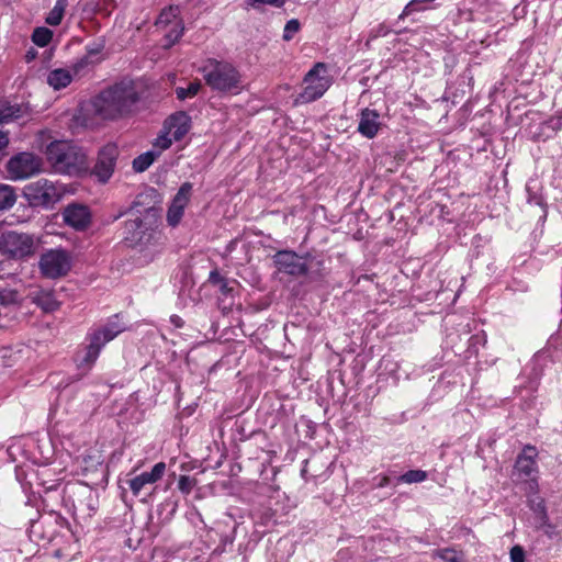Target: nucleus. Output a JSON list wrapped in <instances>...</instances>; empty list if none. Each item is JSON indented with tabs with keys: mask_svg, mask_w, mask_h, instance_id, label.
<instances>
[{
	"mask_svg": "<svg viewBox=\"0 0 562 562\" xmlns=\"http://www.w3.org/2000/svg\"><path fill=\"white\" fill-rule=\"evenodd\" d=\"M139 97L131 82L121 81L95 95L92 101L94 114L102 120H119L134 111Z\"/></svg>",
	"mask_w": 562,
	"mask_h": 562,
	"instance_id": "obj_1",
	"label": "nucleus"
},
{
	"mask_svg": "<svg viewBox=\"0 0 562 562\" xmlns=\"http://www.w3.org/2000/svg\"><path fill=\"white\" fill-rule=\"evenodd\" d=\"M45 155L55 171L59 173L79 175L88 170L86 154L69 142H52L47 145Z\"/></svg>",
	"mask_w": 562,
	"mask_h": 562,
	"instance_id": "obj_2",
	"label": "nucleus"
},
{
	"mask_svg": "<svg viewBox=\"0 0 562 562\" xmlns=\"http://www.w3.org/2000/svg\"><path fill=\"white\" fill-rule=\"evenodd\" d=\"M201 72L205 83L214 91L238 94L243 89L240 72L228 61L209 59Z\"/></svg>",
	"mask_w": 562,
	"mask_h": 562,
	"instance_id": "obj_3",
	"label": "nucleus"
},
{
	"mask_svg": "<svg viewBox=\"0 0 562 562\" xmlns=\"http://www.w3.org/2000/svg\"><path fill=\"white\" fill-rule=\"evenodd\" d=\"M158 237L155 209L148 207L142 215L131 213V218L125 223V241L127 246L143 250L153 245Z\"/></svg>",
	"mask_w": 562,
	"mask_h": 562,
	"instance_id": "obj_4",
	"label": "nucleus"
},
{
	"mask_svg": "<svg viewBox=\"0 0 562 562\" xmlns=\"http://www.w3.org/2000/svg\"><path fill=\"white\" fill-rule=\"evenodd\" d=\"M124 326L119 324L117 316L110 319L106 324L91 328L86 336L85 355L80 360V366L91 367L98 359L102 348L113 340Z\"/></svg>",
	"mask_w": 562,
	"mask_h": 562,
	"instance_id": "obj_5",
	"label": "nucleus"
},
{
	"mask_svg": "<svg viewBox=\"0 0 562 562\" xmlns=\"http://www.w3.org/2000/svg\"><path fill=\"white\" fill-rule=\"evenodd\" d=\"M124 326L119 324L117 316L110 319L106 324L91 328L86 336L85 355L80 360V366L91 367L98 359L102 348L113 340Z\"/></svg>",
	"mask_w": 562,
	"mask_h": 562,
	"instance_id": "obj_6",
	"label": "nucleus"
},
{
	"mask_svg": "<svg viewBox=\"0 0 562 562\" xmlns=\"http://www.w3.org/2000/svg\"><path fill=\"white\" fill-rule=\"evenodd\" d=\"M66 193L63 183L41 178L24 187L23 194L32 206L52 209Z\"/></svg>",
	"mask_w": 562,
	"mask_h": 562,
	"instance_id": "obj_7",
	"label": "nucleus"
},
{
	"mask_svg": "<svg viewBox=\"0 0 562 562\" xmlns=\"http://www.w3.org/2000/svg\"><path fill=\"white\" fill-rule=\"evenodd\" d=\"M72 267V256L64 248H52L45 250L38 260L41 274L47 279H59L65 277Z\"/></svg>",
	"mask_w": 562,
	"mask_h": 562,
	"instance_id": "obj_8",
	"label": "nucleus"
},
{
	"mask_svg": "<svg viewBox=\"0 0 562 562\" xmlns=\"http://www.w3.org/2000/svg\"><path fill=\"white\" fill-rule=\"evenodd\" d=\"M304 83L305 87L299 94L296 102L310 103L323 97L331 86V79L328 76L326 64L316 63L305 75Z\"/></svg>",
	"mask_w": 562,
	"mask_h": 562,
	"instance_id": "obj_9",
	"label": "nucleus"
},
{
	"mask_svg": "<svg viewBox=\"0 0 562 562\" xmlns=\"http://www.w3.org/2000/svg\"><path fill=\"white\" fill-rule=\"evenodd\" d=\"M35 239L33 235L5 232L0 236V252L10 259H26L35 252Z\"/></svg>",
	"mask_w": 562,
	"mask_h": 562,
	"instance_id": "obj_10",
	"label": "nucleus"
},
{
	"mask_svg": "<svg viewBox=\"0 0 562 562\" xmlns=\"http://www.w3.org/2000/svg\"><path fill=\"white\" fill-rule=\"evenodd\" d=\"M43 169V160L40 156L22 151L12 156L7 162V172L12 180H24L37 175Z\"/></svg>",
	"mask_w": 562,
	"mask_h": 562,
	"instance_id": "obj_11",
	"label": "nucleus"
},
{
	"mask_svg": "<svg viewBox=\"0 0 562 562\" xmlns=\"http://www.w3.org/2000/svg\"><path fill=\"white\" fill-rule=\"evenodd\" d=\"M179 7H169L164 9L156 20V26L165 32L167 43L166 47L173 45L183 33V24L179 19Z\"/></svg>",
	"mask_w": 562,
	"mask_h": 562,
	"instance_id": "obj_12",
	"label": "nucleus"
},
{
	"mask_svg": "<svg viewBox=\"0 0 562 562\" xmlns=\"http://www.w3.org/2000/svg\"><path fill=\"white\" fill-rule=\"evenodd\" d=\"M273 261L280 272L292 277L305 276L308 270L305 257L292 250H279L273 256Z\"/></svg>",
	"mask_w": 562,
	"mask_h": 562,
	"instance_id": "obj_13",
	"label": "nucleus"
},
{
	"mask_svg": "<svg viewBox=\"0 0 562 562\" xmlns=\"http://www.w3.org/2000/svg\"><path fill=\"white\" fill-rule=\"evenodd\" d=\"M117 156L119 149L114 144H108L100 149L93 173L101 182H106L112 177Z\"/></svg>",
	"mask_w": 562,
	"mask_h": 562,
	"instance_id": "obj_14",
	"label": "nucleus"
},
{
	"mask_svg": "<svg viewBox=\"0 0 562 562\" xmlns=\"http://www.w3.org/2000/svg\"><path fill=\"white\" fill-rule=\"evenodd\" d=\"M191 193L192 184L190 182L182 183L167 211V223L170 226L176 227L180 223L184 209L190 201Z\"/></svg>",
	"mask_w": 562,
	"mask_h": 562,
	"instance_id": "obj_15",
	"label": "nucleus"
},
{
	"mask_svg": "<svg viewBox=\"0 0 562 562\" xmlns=\"http://www.w3.org/2000/svg\"><path fill=\"white\" fill-rule=\"evenodd\" d=\"M166 472L165 462L156 463L150 471L142 472L140 474L128 479L126 484L131 488L134 496L138 497L147 486L155 484L164 476Z\"/></svg>",
	"mask_w": 562,
	"mask_h": 562,
	"instance_id": "obj_16",
	"label": "nucleus"
},
{
	"mask_svg": "<svg viewBox=\"0 0 562 562\" xmlns=\"http://www.w3.org/2000/svg\"><path fill=\"white\" fill-rule=\"evenodd\" d=\"M64 222L76 231H85L91 222V213L83 204H69L63 212Z\"/></svg>",
	"mask_w": 562,
	"mask_h": 562,
	"instance_id": "obj_17",
	"label": "nucleus"
},
{
	"mask_svg": "<svg viewBox=\"0 0 562 562\" xmlns=\"http://www.w3.org/2000/svg\"><path fill=\"white\" fill-rule=\"evenodd\" d=\"M382 122L380 113L370 108H364L358 115L357 131L368 139L374 138L381 130Z\"/></svg>",
	"mask_w": 562,
	"mask_h": 562,
	"instance_id": "obj_18",
	"label": "nucleus"
},
{
	"mask_svg": "<svg viewBox=\"0 0 562 562\" xmlns=\"http://www.w3.org/2000/svg\"><path fill=\"white\" fill-rule=\"evenodd\" d=\"M68 498L71 499L75 508L87 507L89 512H94L97 508V497L92 490L87 485L74 484L67 487Z\"/></svg>",
	"mask_w": 562,
	"mask_h": 562,
	"instance_id": "obj_19",
	"label": "nucleus"
},
{
	"mask_svg": "<svg viewBox=\"0 0 562 562\" xmlns=\"http://www.w3.org/2000/svg\"><path fill=\"white\" fill-rule=\"evenodd\" d=\"M537 450L532 446L524 448L522 452L517 457L515 471L524 479H531L537 472Z\"/></svg>",
	"mask_w": 562,
	"mask_h": 562,
	"instance_id": "obj_20",
	"label": "nucleus"
},
{
	"mask_svg": "<svg viewBox=\"0 0 562 562\" xmlns=\"http://www.w3.org/2000/svg\"><path fill=\"white\" fill-rule=\"evenodd\" d=\"M164 130L167 131V134H170L176 142L182 139L190 130L189 115L184 112L170 115L165 122Z\"/></svg>",
	"mask_w": 562,
	"mask_h": 562,
	"instance_id": "obj_21",
	"label": "nucleus"
},
{
	"mask_svg": "<svg viewBox=\"0 0 562 562\" xmlns=\"http://www.w3.org/2000/svg\"><path fill=\"white\" fill-rule=\"evenodd\" d=\"M30 299L45 313L55 312L59 307V302L52 290L37 289L30 293Z\"/></svg>",
	"mask_w": 562,
	"mask_h": 562,
	"instance_id": "obj_22",
	"label": "nucleus"
},
{
	"mask_svg": "<svg viewBox=\"0 0 562 562\" xmlns=\"http://www.w3.org/2000/svg\"><path fill=\"white\" fill-rule=\"evenodd\" d=\"M115 7V0H85L82 3V12L87 16L94 14L109 15Z\"/></svg>",
	"mask_w": 562,
	"mask_h": 562,
	"instance_id": "obj_23",
	"label": "nucleus"
},
{
	"mask_svg": "<svg viewBox=\"0 0 562 562\" xmlns=\"http://www.w3.org/2000/svg\"><path fill=\"white\" fill-rule=\"evenodd\" d=\"M72 81V72L69 69H53L47 75V83L54 90L66 88Z\"/></svg>",
	"mask_w": 562,
	"mask_h": 562,
	"instance_id": "obj_24",
	"label": "nucleus"
},
{
	"mask_svg": "<svg viewBox=\"0 0 562 562\" xmlns=\"http://www.w3.org/2000/svg\"><path fill=\"white\" fill-rule=\"evenodd\" d=\"M25 113V108L21 104L3 103L0 105V123H9L20 119Z\"/></svg>",
	"mask_w": 562,
	"mask_h": 562,
	"instance_id": "obj_25",
	"label": "nucleus"
},
{
	"mask_svg": "<svg viewBox=\"0 0 562 562\" xmlns=\"http://www.w3.org/2000/svg\"><path fill=\"white\" fill-rule=\"evenodd\" d=\"M160 156V150L150 149L138 155L133 160V169L136 172H144L147 170L154 161Z\"/></svg>",
	"mask_w": 562,
	"mask_h": 562,
	"instance_id": "obj_26",
	"label": "nucleus"
},
{
	"mask_svg": "<svg viewBox=\"0 0 562 562\" xmlns=\"http://www.w3.org/2000/svg\"><path fill=\"white\" fill-rule=\"evenodd\" d=\"M67 5L68 0H56L55 5L46 15L45 22L50 26L59 25L64 18Z\"/></svg>",
	"mask_w": 562,
	"mask_h": 562,
	"instance_id": "obj_27",
	"label": "nucleus"
},
{
	"mask_svg": "<svg viewBox=\"0 0 562 562\" xmlns=\"http://www.w3.org/2000/svg\"><path fill=\"white\" fill-rule=\"evenodd\" d=\"M16 195L9 184L0 183V211L8 210L14 205Z\"/></svg>",
	"mask_w": 562,
	"mask_h": 562,
	"instance_id": "obj_28",
	"label": "nucleus"
},
{
	"mask_svg": "<svg viewBox=\"0 0 562 562\" xmlns=\"http://www.w3.org/2000/svg\"><path fill=\"white\" fill-rule=\"evenodd\" d=\"M53 38V31L47 27L40 26L33 31L32 41L40 47L47 46Z\"/></svg>",
	"mask_w": 562,
	"mask_h": 562,
	"instance_id": "obj_29",
	"label": "nucleus"
},
{
	"mask_svg": "<svg viewBox=\"0 0 562 562\" xmlns=\"http://www.w3.org/2000/svg\"><path fill=\"white\" fill-rule=\"evenodd\" d=\"M532 183L533 182L530 181L526 186V191L528 193L527 201L529 204L539 206L542 212V215L540 217L546 218V216H547L546 202L540 194H538L537 192H532V190L536 188V186H532Z\"/></svg>",
	"mask_w": 562,
	"mask_h": 562,
	"instance_id": "obj_30",
	"label": "nucleus"
},
{
	"mask_svg": "<svg viewBox=\"0 0 562 562\" xmlns=\"http://www.w3.org/2000/svg\"><path fill=\"white\" fill-rule=\"evenodd\" d=\"M428 477L426 471L423 470H409L398 476L397 481L406 484L420 483Z\"/></svg>",
	"mask_w": 562,
	"mask_h": 562,
	"instance_id": "obj_31",
	"label": "nucleus"
},
{
	"mask_svg": "<svg viewBox=\"0 0 562 562\" xmlns=\"http://www.w3.org/2000/svg\"><path fill=\"white\" fill-rule=\"evenodd\" d=\"M101 58H93L91 56L85 55L81 58H79L76 63L72 65V72L75 75L81 74L86 68L93 67L98 63H100Z\"/></svg>",
	"mask_w": 562,
	"mask_h": 562,
	"instance_id": "obj_32",
	"label": "nucleus"
},
{
	"mask_svg": "<svg viewBox=\"0 0 562 562\" xmlns=\"http://www.w3.org/2000/svg\"><path fill=\"white\" fill-rule=\"evenodd\" d=\"M201 88V83L199 81L190 82L187 88L178 87L176 89V94L179 100H186L187 98H192L198 94Z\"/></svg>",
	"mask_w": 562,
	"mask_h": 562,
	"instance_id": "obj_33",
	"label": "nucleus"
},
{
	"mask_svg": "<svg viewBox=\"0 0 562 562\" xmlns=\"http://www.w3.org/2000/svg\"><path fill=\"white\" fill-rule=\"evenodd\" d=\"M18 291L9 288L0 289V305L8 306L18 302Z\"/></svg>",
	"mask_w": 562,
	"mask_h": 562,
	"instance_id": "obj_34",
	"label": "nucleus"
},
{
	"mask_svg": "<svg viewBox=\"0 0 562 562\" xmlns=\"http://www.w3.org/2000/svg\"><path fill=\"white\" fill-rule=\"evenodd\" d=\"M173 140L172 136L167 134V131L164 130V132L155 139L153 149L160 150L161 154L172 145Z\"/></svg>",
	"mask_w": 562,
	"mask_h": 562,
	"instance_id": "obj_35",
	"label": "nucleus"
},
{
	"mask_svg": "<svg viewBox=\"0 0 562 562\" xmlns=\"http://www.w3.org/2000/svg\"><path fill=\"white\" fill-rule=\"evenodd\" d=\"M300 31V22L296 19H292L286 22L283 30V40L291 41L294 35Z\"/></svg>",
	"mask_w": 562,
	"mask_h": 562,
	"instance_id": "obj_36",
	"label": "nucleus"
},
{
	"mask_svg": "<svg viewBox=\"0 0 562 562\" xmlns=\"http://www.w3.org/2000/svg\"><path fill=\"white\" fill-rule=\"evenodd\" d=\"M436 557L442 562H462L461 557L454 550L448 548L437 551Z\"/></svg>",
	"mask_w": 562,
	"mask_h": 562,
	"instance_id": "obj_37",
	"label": "nucleus"
},
{
	"mask_svg": "<svg viewBox=\"0 0 562 562\" xmlns=\"http://www.w3.org/2000/svg\"><path fill=\"white\" fill-rule=\"evenodd\" d=\"M195 485L194 479L190 477L189 475H181L178 481V487L179 490L184 493L189 494L192 488Z\"/></svg>",
	"mask_w": 562,
	"mask_h": 562,
	"instance_id": "obj_38",
	"label": "nucleus"
},
{
	"mask_svg": "<svg viewBox=\"0 0 562 562\" xmlns=\"http://www.w3.org/2000/svg\"><path fill=\"white\" fill-rule=\"evenodd\" d=\"M237 284V282L235 280H228V279H225L220 285V291L223 295L225 296H231L233 295V292L235 291V285Z\"/></svg>",
	"mask_w": 562,
	"mask_h": 562,
	"instance_id": "obj_39",
	"label": "nucleus"
},
{
	"mask_svg": "<svg viewBox=\"0 0 562 562\" xmlns=\"http://www.w3.org/2000/svg\"><path fill=\"white\" fill-rule=\"evenodd\" d=\"M510 562H525V551L520 546H514L510 549Z\"/></svg>",
	"mask_w": 562,
	"mask_h": 562,
	"instance_id": "obj_40",
	"label": "nucleus"
},
{
	"mask_svg": "<svg viewBox=\"0 0 562 562\" xmlns=\"http://www.w3.org/2000/svg\"><path fill=\"white\" fill-rule=\"evenodd\" d=\"M530 509L533 512L536 516H538L539 513L547 510L544 501L542 498L530 501Z\"/></svg>",
	"mask_w": 562,
	"mask_h": 562,
	"instance_id": "obj_41",
	"label": "nucleus"
},
{
	"mask_svg": "<svg viewBox=\"0 0 562 562\" xmlns=\"http://www.w3.org/2000/svg\"><path fill=\"white\" fill-rule=\"evenodd\" d=\"M538 528H544L550 527V520L547 510L539 513L538 516H536Z\"/></svg>",
	"mask_w": 562,
	"mask_h": 562,
	"instance_id": "obj_42",
	"label": "nucleus"
},
{
	"mask_svg": "<svg viewBox=\"0 0 562 562\" xmlns=\"http://www.w3.org/2000/svg\"><path fill=\"white\" fill-rule=\"evenodd\" d=\"M103 49V45H93L87 47V54L88 56H91L93 58H101L100 54Z\"/></svg>",
	"mask_w": 562,
	"mask_h": 562,
	"instance_id": "obj_43",
	"label": "nucleus"
},
{
	"mask_svg": "<svg viewBox=\"0 0 562 562\" xmlns=\"http://www.w3.org/2000/svg\"><path fill=\"white\" fill-rule=\"evenodd\" d=\"M226 278L222 277L217 270H212L209 276V281L214 285H220Z\"/></svg>",
	"mask_w": 562,
	"mask_h": 562,
	"instance_id": "obj_44",
	"label": "nucleus"
},
{
	"mask_svg": "<svg viewBox=\"0 0 562 562\" xmlns=\"http://www.w3.org/2000/svg\"><path fill=\"white\" fill-rule=\"evenodd\" d=\"M390 484V477L387 475H379L374 477V486L382 488Z\"/></svg>",
	"mask_w": 562,
	"mask_h": 562,
	"instance_id": "obj_45",
	"label": "nucleus"
},
{
	"mask_svg": "<svg viewBox=\"0 0 562 562\" xmlns=\"http://www.w3.org/2000/svg\"><path fill=\"white\" fill-rule=\"evenodd\" d=\"M251 2V4L254 3H266V4H270V5H274L277 8H280L283 5V0H249Z\"/></svg>",
	"mask_w": 562,
	"mask_h": 562,
	"instance_id": "obj_46",
	"label": "nucleus"
},
{
	"mask_svg": "<svg viewBox=\"0 0 562 562\" xmlns=\"http://www.w3.org/2000/svg\"><path fill=\"white\" fill-rule=\"evenodd\" d=\"M9 145V135L5 132H0V151L5 149Z\"/></svg>",
	"mask_w": 562,
	"mask_h": 562,
	"instance_id": "obj_47",
	"label": "nucleus"
},
{
	"mask_svg": "<svg viewBox=\"0 0 562 562\" xmlns=\"http://www.w3.org/2000/svg\"><path fill=\"white\" fill-rule=\"evenodd\" d=\"M544 535H547L549 538H553L558 536V532L555 530V526L550 522V527L540 528Z\"/></svg>",
	"mask_w": 562,
	"mask_h": 562,
	"instance_id": "obj_48",
	"label": "nucleus"
},
{
	"mask_svg": "<svg viewBox=\"0 0 562 562\" xmlns=\"http://www.w3.org/2000/svg\"><path fill=\"white\" fill-rule=\"evenodd\" d=\"M170 323L177 328H181L184 324L183 319L178 315H172L170 317Z\"/></svg>",
	"mask_w": 562,
	"mask_h": 562,
	"instance_id": "obj_49",
	"label": "nucleus"
},
{
	"mask_svg": "<svg viewBox=\"0 0 562 562\" xmlns=\"http://www.w3.org/2000/svg\"><path fill=\"white\" fill-rule=\"evenodd\" d=\"M234 540H235V529L233 530V533L231 536H225L222 539V542H223L224 546L233 544Z\"/></svg>",
	"mask_w": 562,
	"mask_h": 562,
	"instance_id": "obj_50",
	"label": "nucleus"
}]
</instances>
